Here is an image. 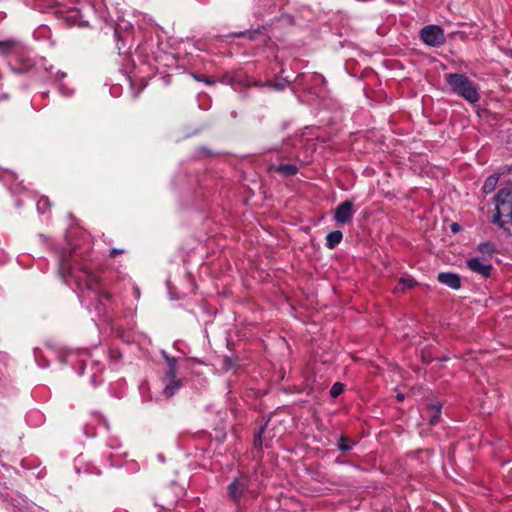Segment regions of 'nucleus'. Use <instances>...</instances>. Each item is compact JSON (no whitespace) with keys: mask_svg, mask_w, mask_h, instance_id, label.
<instances>
[{"mask_svg":"<svg viewBox=\"0 0 512 512\" xmlns=\"http://www.w3.org/2000/svg\"><path fill=\"white\" fill-rule=\"evenodd\" d=\"M59 273L66 281L73 280L79 289L86 288L88 297L96 301L94 310L98 315L106 312L105 302L110 301L111 295L101 290L99 278L88 264L76 263L72 255L63 257L59 264Z\"/></svg>","mask_w":512,"mask_h":512,"instance_id":"nucleus-1","label":"nucleus"},{"mask_svg":"<svg viewBox=\"0 0 512 512\" xmlns=\"http://www.w3.org/2000/svg\"><path fill=\"white\" fill-rule=\"evenodd\" d=\"M102 358L109 360L112 366H116L121 359V353L115 349H110L106 352L103 348L95 347L91 351L70 353L67 356V361L70 364L77 363L79 365L77 373L80 376L83 375L85 367L89 365L93 371L91 375V384L96 386L102 382L101 380H97V373H101L104 369Z\"/></svg>","mask_w":512,"mask_h":512,"instance_id":"nucleus-2","label":"nucleus"},{"mask_svg":"<svg viewBox=\"0 0 512 512\" xmlns=\"http://www.w3.org/2000/svg\"><path fill=\"white\" fill-rule=\"evenodd\" d=\"M493 222L501 228L512 224V183L501 188L493 198Z\"/></svg>","mask_w":512,"mask_h":512,"instance_id":"nucleus-3","label":"nucleus"},{"mask_svg":"<svg viewBox=\"0 0 512 512\" xmlns=\"http://www.w3.org/2000/svg\"><path fill=\"white\" fill-rule=\"evenodd\" d=\"M445 80L453 93L463 97L470 103H475L479 100L477 88L466 75L449 73L445 75Z\"/></svg>","mask_w":512,"mask_h":512,"instance_id":"nucleus-4","label":"nucleus"},{"mask_svg":"<svg viewBox=\"0 0 512 512\" xmlns=\"http://www.w3.org/2000/svg\"><path fill=\"white\" fill-rule=\"evenodd\" d=\"M421 40L428 46L439 47L445 42L444 30L438 25L424 26L420 31Z\"/></svg>","mask_w":512,"mask_h":512,"instance_id":"nucleus-5","label":"nucleus"},{"mask_svg":"<svg viewBox=\"0 0 512 512\" xmlns=\"http://www.w3.org/2000/svg\"><path fill=\"white\" fill-rule=\"evenodd\" d=\"M466 267L471 272L483 279L489 278L493 271V265L491 261H488L486 258H480L477 256L469 257L466 260Z\"/></svg>","mask_w":512,"mask_h":512,"instance_id":"nucleus-6","label":"nucleus"},{"mask_svg":"<svg viewBox=\"0 0 512 512\" xmlns=\"http://www.w3.org/2000/svg\"><path fill=\"white\" fill-rule=\"evenodd\" d=\"M248 487L249 478L242 475L229 484L228 495L233 501L238 502L244 493L248 491Z\"/></svg>","mask_w":512,"mask_h":512,"instance_id":"nucleus-7","label":"nucleus"},{"mask_svg":"<svg viewBox=\"0 0 512 512\" xmlns=\"http://www.w3.org/2000/svg\"><path fill=\"white\" fill-rule=\"evenodd\" d=\"M353 215V202L346 200L336 207L334 212V220L339 224H347L352 220Z\"/></svg>","mask_w":512,"mask_h":512,"instance_id":"nucleus-8","label":"nucleus"},{"mask_svg":"<svg viewBox=\"0 0 512 512\" xmlns=\"http://www.w3.org/2000/svg\"><path fill=\"white\" fill-rule=\"evenodd\" d=\"M23 49V44L17 39L10 38L4 41H0V54L3 56L20 53L23 51Z\"/></svg>","mask_w":512,"mask_h":512,"instance_id":"nucleus-9","label":"nucleus"},{"mask_svg":"<svg viewBox=\"0 0 512 512\" xmlns=\"http://www.w3.org/2000/svg\"><path fill=\"white\" fill-rule=\"evenodd\" d=\"M437 280L439 283L446 285L453 290L461 288V278L457 273L440 272L437 276Z\"/></svg>","mask_w":512,"mask_h":512,"instance_id":"nucleus-10","label":"nucleus"},{"mask_svg":"<svg viewBox=\"0 0 512 512\" xmlns=\"http://www.w3.org/2000/svg\"><path fill=\"white\" fill-rule=\"evenodd\" d=\"M163 381L165 384L163 394L166 398L172 397L182 386V382L177 378L176 374L164 375Z\"/></svg>","mask_w":512,"mask_h":512,"instance_id":"nucleus-11","label":"nucleus"},{"mask_svg":"<svg viewBox=\"0 0 512 512\" xmlns=\"http://www.w3.org/2000/svg\"><path fill=\"white\" fill-rule=\"evenodd\" d=\"M475 251L480 254V258H486L491 261L492 256L498 251L497 245L492 241L481 242L475 248Z\"/></svg>","mask_w":512,"mask_h":512,"instance_id":"nucleus-12","label":"nucleus"},{"mask_svg":"<svg viewBox=\"0 0 512 512\" xmlns=\"http://www.w3.org/2000/svg\"><path fill=\"white\" fill-rule=\"evenodd\" d=\"M500 176V173H496L486 178L482 187V191L485 195L492 193L496 189Z\"/></svg>","mask_w":512,"mask_h":512,"instance_id":"nucleus-13","label":"nucleus"},{"mask_svg":"<svg viewBox=\"0 0 512 512\" xmlns=\"http://www.w3.org/2000/svg\"><path fill=\"white\" fill-rule=\"evenodd\" d=\"M342 239L343 234L340 230L332 231L326 236V247L334 249L341 243Z\"/></svg>","mask_w":512,"mask_h":512,"instance_id":"nucleus-14","label":"nucleus"},{"mask_svg":"<svg viewBox=\"0 0 512 512\" xmlns=\"http://www.w3.org/2000/svg\"><path fill=\"white\" fill-rule=\"evenodd\" d=\"M417 284L416 280L410 276L401 277L395 287L396 292H404L406 289H411Z\"/></svg>","mask_w":512,"mask_h":512,"instance_id":"nucleus-15","label":"nucleus"},{"mask_svg":"<svg viewBox=\"0 0 512 512\" xmlns=\"http://www.w3.org/2000/svg\"><path fill=\"white\" fill-rule=\"evenodd\" d=\"M161 354H162L163 358L165 359L166 364L168 366V369L165 372V375L177 374V358L170 357L167 354V352H165V351H162Z\"/></svg>","mask_w":512,"mask_h":512,"instance_id":"nucleus-16","label":"nucleus"},{"mask_svg":"<svg viewBox=\"0 0 512 512\" xmlns=\"http://www.w3.org/2000/svg\"><path fill=\"white\" fill-rule=\"evenodd\" d=\"M441 410H442V405L439 403L432 404L428 407V412L431 414L430 419H429V423L431 425H435L438 423L440 416H441Z\"/></svg>","mask_w":512,"mask_h":512,"instance_id":"nucleus-17","label":"nucleus"},{"mask_svg":"<svg viewBox=\"0 0 512 512\" xmlns=\"http://www.w3.org/2000/svg\"><path fill=\"white\" fill-rule=\"evenodd\" d=\"M274 169L284 176H293L298 172V167L294 164H280Z\"/></svg>","mask_w":512,"mask_h":512,"instance_id":"nucleus-18","label":"nucleus"},{"mask_svg":"<svg viewBox=\"0 0 512 512\" xmlns=\"http://www.w3.org/2000/svg\"><path fill=\"white\" fill-rule=\"evenodd\" d=\"M354 445H355L354 441H350L347 438H345L344 436H341L339 438L338 449L342 452L350 451Z\"/></svg>","mask_w":512,"mask_h":512,"instance_id":"nucleus-19","label":"nucleus"},{"mask_svg":"<svg viewBox=\"0 0 512 512\" xmlns=\"http://www.w3.org/2000/svg\"><path fill=\"white\" fill-rule=\"evenodd\" d=\"M261 32L260 28L254 29V30H246V31H239L234 32L231 34L233 37H247L248 39H254L256 34H259Z\"/></svg>","mask_w":512,"mask_h":512,"instance_id":"nucleus-20","label":"nucleus"},{"mask_svg":"<svg viewBox=\"0 0 512 512\" xmlns=\"http://www.w3.org/2000/svg\"><path fill=\"white\" fill-rule=\"evenodd\" d=\"M79 16V12L77 10L70 11V16L68 17L69 20H71V24L78 25V26H87L88 22L83 20H78L77 17Z\"/></svg>","mask_w":512,"mask_h":512,"instance_id":"nucleus-21","label":"nucleus"},{"mask_svg":"<svg viewBox=\"0 0 512 512\" xmlns=\"http://www.w3.org/2000/svg\"><path fill=\"white\" fill-rule=\"evenodd\" d=\"M50 207V201L47 197H42L37 202V210L39 213H45Z\"/></svg>","mask_w":512,"mask_h":512,"instance_id":"nucleus-22","label":"nucleus"},{"mask_svg":"<svg viewBox=\"0 0 512 512\" xmlns=\"http://www.w3.org/2000/svg\"><path fill=\"white\" fill-rule=\"evenodd\" d=\"M344 391V385L340 382H335L331 389H330V395L333 397V398H336L338 397L340 394H342Z\"/></svg>","mask_w":512,"mask_h":512,"instance_id":"nucleus-23","label":"nucleus"},{"mask_svg":"<svg viewBox=\"0 0 512 512\" xmlns=\"http://www.w3.org/2000/svg\"><path fill=\"white\" fill-rule=\"evenodd\" d=\"M107 445L111 448V449H117V448H120L121 447V443L119 441L118 438L116 437H111L108 441H107Z\"/></svg>","mask_w":512,"mask_h":512,"instance_id":"nucleus-24","label":"nucleus"},{"mask_svg":"<svg viewBox=\"0 0 512 512\" xmlns=\"http://www.w3.org/2000/svg\"><path fill=\"white\" fill-rule=\"evenodd\" d=\"M264 429L262 428L259 432V434L255 437L254 445L255 447L261 448L262 447V434L264 433Z\"/></svg>","mask_w":512,"mask_h":512,"instance_id":"nucleus-25","label":"nucleus"},{"mask_svg":"<svg viewBox=\"0 0 512 512\" xmlns=\"http://www.w3.org/2000/svg\"><path fill=\"white\" fill-rule=\"evenodd\" d=\"M59 90H60V93L63 95V96H71L73 91L67 87H65L63 84H60L59 86Z\"/></svg>","mask_w":512,"mask_h":512,"instance_id":"nucleus-26","label":"nucleus"},{"mask_svg":"<svg viewBox=\"0 0 512 512\" xmlns=\"http://www.w3.org/2000/svg\"><path fill=\"white\" fill-rule=\"evenodd\" d=\"M109 466L110 467H119L121 466V462L119 460L114 461L113 458L116 457V455L109 454Z\"/></svg>","mask_w":512,"mask_h":512,"instance_id":"nucleus-27","label":"nucleus"},{"mask_svg":"<svg viewBox=\"0 0 512 512\" xmlns=\"http://www.w3.org/2000/svg\"><path fill=\"white\" fill-rule=\"evenodd\" d=\"M124 251L122 249L113 248L109 251V257H115L118 254L123 253Z\"/></svg>","mask_w":512,"mask_h":512,"instance_id":"nucleus-28","label":"nucleus"},{"mask_svg":"<svg viewBox=\"0 0 512 512\" xmlns=\"http://www.w3.org/2000/svg\"><path fill=\"white\" fill-rule=\"evenodd\" d=\"M193 77L197 80V81H204L207 85H211L214 83V81H211V80H208V79H202L200 78L199 76L197 75H193Z\"/></svg>","mask_w":512,"mask_h":512,"instance_id":"nucleus-29","label":"nucleus"},{"mask_svg":"<svg viewBox=\"0 0 512 512\" xmlns=\"http://www.w3.org/2000/svg\"><path fill=\"white\" fill-rule=\"evenodd\" d=\"M65 76H66V73H65V72H63V71H58V72H57V74H56V77H55V78H56V80H58V81H59V80L63 79Z\"/></svg>","mask_w":512,"mask_h":512,"instance_id":"nucleus-30","label":"nucleus"},{"mask_svg":"<svg viewBox=\"0 0 512 512\" xmlns=\"http://www.w3.org/2000/svg\"><path fill=\"white\" fill-rule=\"evenodd\" d=\"M459 229H460V226H459L457 223H453V224L451 225V230H452L454 233L458 232V231H459Z\"/></svg>","mask_w":512,"mask_h":512,"instance_id":"nucleus-31","label":"nucleus"},{"mask_svg":"<svg viewBox=\"0 0 512 512\" xmlns=\"http://www.w3.org/2000/svg\"><path fill=\"white\" fill-rule=\"evenodd\" d=\"M314 77H315L316 80H319L321 82L325 81L324 77L322 75H320V74H315Z\"/></svg>","mask_w":512,"mask_h":512,"instance_id":"nucleus-32","label":"nucleus"},{"mask_svg":"<svg viewBox=\"0 0 512 512\" xmlns=\"http://www.w3.org/2000/svg\"><path fill=\"white\" fill-rule=\"evenodd\" d=\"M29 67H30V64H27V65L25 66V68H24V69L16 70V69H14V68H13V70H14L15 72H23L24 70H27Z\"/></svg>","mask_w":512,"mask_h":512,"instance_id":"nucleus-33","label":"nucleus"},{"mask_svg":"<svg viewBox=\"0 0 512 512\" xmlns=\"http://www.w3.org/2000/svg\"><path fill=\"white\" fill-rule=\"evenodd\" d=\"M84 298H85V296H84V294H83V293H82V294H79V299H80V301H81V303H82V304H84V303H85V299H84Z\"/></svg>","mask_w":512,"mask_h":512,"instance_id":"nucleus-34","label":"nucleus"},{"mask_svg":"<svg viewBox=\"0 0 512 512\" xmlns=\"http://www.w3.org/2000/svg\"><path fill=\"white\" fill-rule=\"evenodd\" d=\"M134 294H135V296H136L137 298H139V296H140V291H139V289H138V288H134Z\"/></svg>","mask_w":512,"mask_h":512,"instance_id":"nucleus-35","label":"nucleus"},{"mask_svg":"<svg viewBox=\"0 0 512 512\" xmlns=\"http://www.w3.org/2000/svg\"><path fill=\"white\" fill-rule=\"evenodd\" d=\"M397 399H398L399 401H402V400L404 399L403 394H397Z\"/></svg>","mask_w":512,"mask_h":512,"instance_id":"nucleus-36","label":"nucleus"},{"mask_svg":"<svg viewBox=\"0 0 512 512\" xmlns=\"http://www.w3.org/2000/svg\"><path fill=\"white\" fill-rule=\"evenodd\" d=\"M275 87H276V89L280 90V89L283 88V85L282 84H276Z\"/></svg>","mask_w":512,"mask_h":512,"instance_id":"nucleus-37","label":"nucleus"},{"mask_svg":"<svg viewBox=\"0 0 512 512\" xmlns=\"http://www.w3.org/2000/svg\"><path fill=\"white\" fill-rule=\"evenodd\" d=\"M34 354H35V359H36V361L38 362V354H37V350H35Z\"/></svg>","mask_w":512,"mask_h":512,"instance_id":"nucleus-38","label":"nucleus"},{"mask_svg":"<svg viewBox=\"0 0 512 512\" xmlns=\"http://www.w3.org/2000/svg\"><path fill=\"white\" fill-rule=\"evenodd\" d=\"M85 305H86L87 309H89V310L91 309V304L90 303H87Z\"/></svg>","mask_w":512,"mask_h":512,"instance_id":"nucleus-39","label":"nucleus"}]
</instances>
